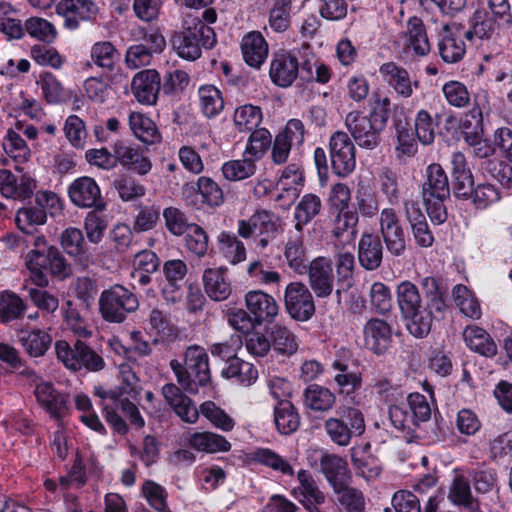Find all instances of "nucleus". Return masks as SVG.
<instances>
[{"label":"nucleus","mask_w":512,"mask_h":512,"mask_svg":"<svg viewBox=\"0 0 512 512\" xmlns=\"http://www.w3.org/2000/svg\"><path fill=\"white\" fill-rule=\"evenodd\" d=\"M396 299L403 318L408 321L409 332L417 338L428 335L432 320L429 312L424 310L418 287L408 280L400 282L396 288Z\"/></svg>","instance_id":"39448f33"},{"label":"nucleus","mask_w":512,"mask_h":512,"mask_svg":"<svg viewBox=\"0 0 512 512\" xmlns=\"http://www.w3.org/2000/svg\"><path fill=\"white\" fill-rule=\"evenodd\" d=\"M114 156L116 167L120 165L139 176L147 175L152 169L151 159L144 154L143 150L127 141L114 142Z\"/></svg>","instance_id":"dca6fc26"},{"label":"nucleus","mask_w":512,"mask_h":512,"mask_svg":"<svg viewBox=\"0 0 512 512\" xmlns=\"http://www.w3.org/2000/svg\"><path fill=\"white\" fill-rule=\"evenodd\" d=\"M233 121L239 132H250L261 123L262 111L259 107L251 104L240 106L234 112Z\"/></svg>","instance_id":"338daca9"},{"label":"nucleus","mask_w":512,"mask_h":512,"mask_svg":"<svg viewBox=\"0 0 512 512\" xmlns=\"http://www.w3.org/2000/svg\"><path fill=\"white\" fill-rule=\"evenodd\" d=\"M95 395L100 399L110 400L111 404L115 405L130 420L132 425L138 428L144 426V419L140 415L137 406L124 396V392L121 389L105 390L102 387H96Z\"/></svg>","instance_id":"72a5a7b5"},{"label":"nucleus","mask_w":512,"mask_h":512,"mask_svg":"<svg viewBox=\"0 0 512 512\" xmlns=\"http://www.w3.org/2000/svg\"><path fill=\"white\" fill-rule=\"evenodd\" d=\"M56 11L68 29H76L81 21L91 20L97 13L94 2H58Z\"/></svg>","instance_id":"2f4dec72"},{"label":"nucleus","mask_w":512,"mask_h":512,"mask_svg":"<svg viewBox=\"0 0 512 512\" xmlns=\"http://www.w3.org/2000/svg\"><path fill=\"white\" fill-rule=\"evenodd\" d=\"M59 244L63 251L82 268L86 269L95 264L96 258L87 247L81 229L76 227L65 228L60 233Z\"/></svg>","instance_id":"4468645a"},{"label":"nucleus","mask_w":512,"mask_h":512,"mask_svg":"<svg viewBox=\"0 0 512 512\" xmlns=\"http://www.w3.org/2000/svg\"><path fill=\"white\" fill-rule=\"evenodd\" d=\"M299 486L293 488L292 495L307 512H322L320 506L325 503L326 495L317 485L314 477L307 470L297 473Z\"/></svg>","instance_id":"f3484780"},{"label":"nucleus","mask_w":512,"mask_h":512,"mask_svg":"<svg viewBox=\"0 0 512 512\" xmlns=\"http://www.w3.org/2000/svg\"><path fill=\"white\" fill-rule=\"evenodd\" d=\"M304 406L314 412L326 413L336 404V395L327 387L310 384L303 393Z\"/></svg>","instance_id":"4c0bfd02"},{"label":"nucleus","mask_w":512,"mask_h":512,"mask_svg":"<svg viewBox=\"0 0 512 512\" xmlns=\"http://www.w3.org/2000/svg\"><path fill=\"white\" fill-rule=\"evenodd\" d=\"M302 56V47L274 53L269 69L272 83L281 88L291 86L298 76L301 77Z\"/></svg>","instance_id":"0eeeda50"},{"label":"nucleus","mask_w":512,"mask_h":512,"mask_svg":"<svg viewBox=\"0 0 512 512\" xmlns=\"http://www.w3.org/2000/svg\"><path fill=\"white\" fill-rule=\"evenodd\" d=\"M284 301L287 312L297 321H307L315 313L313 296L301 282H291L286 286Z\"/></svg>","instance_id":"f8f14e48"},{"label":"nucleus","mask_w":512,"mask_h":512,"mask_svg":"<svg viewBox=\"0 0 512 512\" xmlns=\"http://www.w3.org/2000/svg\"><path fill=\"white\" fill-rule=\"evenodd\" d=\"M420 286L425 299L424 310L429 312L430 320L434 317L443 316L447 310L446 293L447 289L441 279L426 276L420 280Z\"/></svg>","instance_id":"4be33fe9"},{"label":"nucleus","mask_w":512,"mask_h":512,"mask_svg":"<svg viewBox=\"0 0 512 512\" xmlns=\"http://www.w3.org/2000/svg\"><path fill=\"white\" fill-rule=\"evenodd\" d=\"M376 181L382 195L390 205L400 200V179L398 173L390 167H382L377 172Z\"/></svg>","instance_id":"4d7b16f0"},{"label":"nucleus","mask_w":512,"mask_h":512,"mask_svg":"<svg viewBox=\"0 0 512 512\" xmlns=\"http://www.w3.org/2000/svg\"><path fill=\"white\" fill-rule=\"evenodd\" d=\"M331 166L335 174L347 177L356 167L355 146L348 134L336 131L329 141Z\"/></svg>","instance_id":"9d476101"},{"label":"nucleus","mask_w":512,"mask_h":512,"mask_svg":"<svg viewBox=\"0 0 512 512\" xmlns=\"http://www.w3.org/2000/svg\"><path fill=\"white\" fill-rule=\"evenodd\" d=\"M203 284L206 294L215 301L226 300L231 294V283L226 269L209 268L203 273Z\"/></svg>","instance_id":"c9c22d12"},{"label":"nucleus","mask_w":512,"mask_h":512,"mask_svg":"<svg viewBox=\"0 0 512 512\" xmlns=\"http://www.w3.org/2000/svg\"><path fill=\"white\" fill-rule=\"evenodd\" d=\"M15 222L21 231L32 235L36 226L44 225L47 222V212L37 204L23 207L17 211Z\"/></svg>","instance_id":"052dcab7"},{"label":"nucleus","mask_w":512,"mask_h":512,"mask_svg":"<svg viewBox=\"0 0 512 512\" xmlns=\"http://www.w3.org/2000/svg\"><path fill=\"white\" fill-rule=\"evenodd\" d=\"M439 54L446 63H457L466 53V45L460 31L445 30L438 43Z\"/></svg>","instance_id":"37998d69"},{"label":"nucleus","mask_w":512,"mask_h":512,"mask_svg":"<svg viewBox=\"0 0 512 512\" xmlns=\"http://www.w3.org/2000/svg\"><path fill=\"white\" fill-rule=\"evenodd\" d=\"M379 232L387 251L395 257L404 255L407 247L405 232L396 210L386 207L379 216Z\"/></svg>","instance_id":"6e6552de"},{"label":"nucleus","mask_w":512,"mask_h":512,"mask_svg":"<svg viewBox=\"0 0 512 512\" xmlns=\"http://www.w3.org/2000/svg\"><path fill=\"white\" fill-rule=\"evenodd\" d=\"M270 338L271 348L279 355L289 357L298 350L295 335L285 326L274 325L270 331Z\"/></svg>","instance_id":"6e6d98bb"},{"label":"nucleus","mask_w":512,"mask_h":512,"mask_svg":"<svg viewBox=\"0 0 512 512\" xmlns=\"http://www.w3.org/2000/svg\"><path fill=\"white\" fill-rule=\"evenodd\" d=\"M405 216L410 224L415 243L422 248L431 247L434 243V236L421 210L413 203H406Z\"/></svg>","instance_id":"473e14b6"},{"label":"nucleus","mask_w":512,"mask_h":512,"mask_svg":"<svg viewBox=\"0 0 512 512\" xmlns=\"http://www.w3.org/2000/svg\"><path fill=\"white\" fill-rule=\"evenodd\" d=\"M27 305L24 300L14 292L0 293V322L9 323L23 318Z\"/></svg>","instance_id":"bf43d9fd"},{"label":"nucleus","mask_w":512,"mask_h":512,"mask_svg":"<svg viewBox=\"0 0 512 512\" xmlns=\"http://www.w3.org/2000/svg\"><path fill=\"white\" fill-rule=\"evenodd\" d=\"M187 270L186 263L180 259L164 262L162 272L165 279L159 286L166 302L175 304L181 301Z\"/></svg>","instance_id":"2eb2a0df"},{"label":"nucleus","mask_w":512,"mask_h":512,"mask_svg":"<svg viewBox=\"0 0 512 512\" xmlns=\"http://www.w3.org/2000/svg\"><path fill=\"white\" fill-rule=\"evenodd\" d=\"M189 444L193 449L206 453L227 452L231 449L230 442L224 436L208 431L193 433Z\"/></svg>","instance_id":"8fccbe9b"},{"label":"nucleus","mask_w":512,"mask_h":512,"mask_svg":"<svg viewBox=\"0 0 512 512\" xmlns=\"http://www.w3.org/2000/svg\"><path fill=\"white\" fill-rule=\"evenodd\" d=\"M383 247L379 236L362 234L358 243V261L365 270L374 271L381 266Z\"/></svg>","instance_id":"7c9ffc66"},{"label":"nucleus","mask_w":512,"mask_h":512,"mask_svg":"<svg viewBox=\"0 0 512 512\" xmlns=\"http://www.w3.org/2000/svg\"><path fill=\"white\" fill-rule=\"evenodd\" d=\"M18 339L26 353L31 357L43 356L52 342L51 336L41 329L21 330L18 333Z\"/></svg>","instance_id":"09e8293b"},{"label":"nucleus","mask_w":512,"mask_h":512,"mask_svg":"<svg viewBox=\"0 0 512 512\" xmlns=\"http://www.w3.org/2000/svg\"><path fill=\"white\" fill-rule=\"evenodd\" d=\"M222 375L233 378L244 386H250L257 380L258 371L253 364L238 358L230 360V364L222 370Z\"/></svg>","instance_id":"680f3d73"},{"label":"nucleus","mask_w":512,"mask_h":512,"mask_svg":"<svg viewBox=\"0 0 512 512\" xmlns=\"http://www.w3.org/2000/svg\"><path fill=\"white\" fill-rule=\"evenodd\" d=\"M162 395L175 414L186 423H196L201 413L215 428L223 432H230L235 427V420L213 401L203 402L198 409L193 400L174 383L165 384Z\"/></svg>","instance_id":"f03ea898"},{"label":"nucleus","mask_w":512,"mask_h":512,"mask_svg":"<svg viewBox=\"0 0 512 512\" xmlns=\"http://www.w3.org/2000/svg\"><path fill=\"white\" fill-rule=\"evenodd\" d=\"M199 106L207 118L218 116L224 109L222 92L214 85H201L198 88Z\"/></svg>","instance_id":"603ef678"},{"label":"nucleus","mask_w":512,"mask_h":512,"mask_svg":"<svg viewBox=\"0 0 512 512\" xmlns=\"http://www.w3.org/2000/svg\"><path fill=\"white\" fill-rule=\"evenodd\" d=\"M332 213V236L337 240L354 241L358 235L359 216L353 210Z\"/></svg>","instance_id":"e433bc0d"},{"label":"nucleus","mask_w":512,"mask_h":512,"mask_svg":"<svg viewBox=\"0 0 512 512\" xmlns=\"http://www.w3.org/2000/svg\"><path fill=\"white\" fill-rule=\"evenodd\" d=\"M347 418L349 423L336 417H330L324 422L326 434L339 446H347L353 434L360 435L365 430L364 417L360 410L349 408Z\"/></svg>","instance_id":"9b49d317"},{"label":"nucleus","mask_w":512,"mask_h":512,"mask_svg":"<svg viewBox=\"0 0 512 512\" xmlns=\"http://www.w3.org/2000/svg\"><path fill=\"white\" fill-rule=\"evenodd\" d=\"M257 160L243 153L242 159L229 160L222 165L221 171L224 178L228 181H242L250 178L256 173Z\"/></svg>","instance_id":"3c124183"},{"label":"nucleus","mask_w":512,"mask_h":512,"mask_svg":"<svg viewBox=\"0 0 512 512\" xmlns=\"http://www.w3.org/2000/svg\"><path fill=\"white\" fill-rule=\"evenodd\" d=\"M128 123L132 134L146 145H153L161 142L162 135L155 122L146 114L131 112Z\"/></svg>","instance_id":"f704fd0d"},{"label":"nucleus","mask_w":512,"mask_h":512,"mask_svg":"<svg viewBox=\"0 0 512 512\" xmlns=\"http://www.w3.org/2000/svg\"><path fill=\"white\" fill-rule=\"evenodd\" d=\"M496 29L495 20L489 16L484 10H476L474 12L471 28L465 32V37L472 40L474 37L478 39H490Z\"/></svg>","instance_id":"0e129e2a"},{"label":"nucleus","mask_w":512,"mask_h":512,"mask_svg":"<svg viewBox=\"0 0 512 512\" xmlns=\"http://www.w3.org/2000/svg\"><path fill=\"white\" fill-rule=\"evenodd\" d=\"M406 45L418 56H425L430 52L431 46L425 26L421 19L417 17L408 20Z\"/></svg>","instance_id":"de8ad7c7"},{"label":"nucleus","mask_w":512,"mask_h":512,"mask_svg":"<svg viewBox=\"0 0 512 512\" xmlns=\"http://www.w3.org/2000/svg\"><path fill=\"white\" fill-rule=\"evenodd\" d=\"M379 72L383 80L401 97H410L413 86L418 87L417 81L412 83L408 71L394 62L382 64Z\"/></svg>","instance_id":"c85d7f7f"},{"label":"nucleus","mask_w":512,"mask_h":512,"mask_svg":"<svg viewBox=\"0 0 512 512\" xmlns=\"http://www.w3.org/2000/svg\"><path fill=\"white\" fill-rule=\"evenodd\" d=\"M319 471L324 474L332 488H337L347 477V462L339 455L327 453Z\"/></svg>","instance_id":"13d9d810"},{"label":"nucleus","mask_w":512,"mask_h":512,"mask_svg":"<svg viewBox=\"0 0 512 512\" xmlns=\"http://www.w3.org/2000/svg\"><path fill=\"white\" fill-rule=\"evenodd\" d=\"M138 306L136 295L122 285L104 290L99 298L100 313L104 320L111 323L123 322Z\"/></svg>","instance_id":"423d86ee"},{"label":"nucleus","mask_w":512,"mask_h":512,"mask_svg":"<svg viewBox=\"0 0 512 512\" xmlns=\"http://www.w3.org/2000/svg\"><path fill=\"white\" fill-rule=\"evenodd\" d=\"M36 189V181L28 175L17 178L11 171L0 170V192L8 199L26 200Z\"/></svg>","instance_id":"393cba45"},{"label":"nucleus","mask_w":512,"mask_h":512,"mask_svg":"<svg viewBox=\"0 0 512 512\" xmlns=\"http://www.w3.org/2000/svg\"><path fill=\"white\" fill-rule=\"evenodd\" d=\"M302 50L301 79L307 82L316 81L321 84L327 83L331 78L328 66L323 63H318L309 44L303 43Z\"/></svg>","instance_id":"79ce46f5"},{"label":"nucleus","mask_w":512,"mask_h":512,"mask_svg":"<svg viewBox=\"0 0 512 512\" xmlns=\"http://www.w3.org/2000/svg\"><path fill=\"white\" fill-rule=\"evenodd\" d=\"M345 126L359 147L374 150L379 146L384 128L367 115L359 111L349 112L345 117Z\"/></svg>","instance_id":"1a4fd4ad"},{"label":"nucleus","mask_w":512,"mask_h":512,"mask_svg":"<svg viewBox=\"0 0 512 512\" xmlns=\"http://www.w3.org/2000/svg\"><path fill=\"white\" fill-rule=\"evenodd\" d=\"M220 254L232 265L246 260V247L238 237L230 232L222 231L217 236Z\"/></svg>","instance_id":"49530a36"},{"label":"nucleus","mask_w":512,"mask_h":512,"mask_svg":"<svg viewBox=\"0 0 512 512\" xmlns=\"http://www.w3.org/2000/svg\"><path fill=\"white\" fill-rule=\"evenodd\" d=\"M422 195L423 200H430L432 197L439 200L449 198L448 176L440 164L432 163L426 168V181L423 184Z\"/></svg>","instance_id":"cd10ccee"},{"label":"nucleus","mask_w":512,"mask_h":512,"mask_svg":"<svg viewBox=\"0 0 512 512\" xmlns=\"http://www.w3.org/2000/svg\"><path fill=\"white\" fill-rule=\"evenodd\" d=\"M2 147L6 155L14 162L17 171H22L21 166L31 159V150L26 141L12 128L7 130Z\"/></svg>","instance_id":"ea45409f"},{"label":"nucleus","mask_w":512,"mask_h":512,"mask_svg":"<svg viewBox=\"0 0 512 512\" xmlns=\"http://www.w3.org/2000/svg\"><path fill=\"white\" fill-rule=\"evenodd\" d=\"M31 244L33 248L27 252L24 260L30 279L36 286H48L47 273L60 280L70 277L71 265L56 246L48 244L44 235L34 236Z\"/></svg>","instance_id":"f257e3e1"},{"label":"nucleus","mask_w":512,"mask_h":512,"mask_svg":"<svg viewBox=\"0 0 512 512\" xmlns=\"http://www.w3.org/2000/svg\"><path fill=\"white\" fill-rule=\"evenodd\" d=\"M463 339L470 350L482 356L494 357L497 354V345L493 338L479 326H467L463 331Z\"/></svg>","instance_id":"58836bf2"},{"label":"nucleus","mask_w":512,"mask_h":512,"mask_svg":"<svg viewBox=\"0 0 512 512\" xmlns=\"http://www.w3.org/2000/svg\"><path fill=\"white\" fill-rule=\"evenodd\" d=\"M159 265L160 260L155 252L142 250L134 257L131 277L140 286H146L151 282V274L158 271Z\"/></svg>","instance_id":"a19ab883"},{"label":"nucleus","mask_w":512,"mask_h":512,"mask_svg":"<svg viewBox=\"0 0 512 512\" xmlns=\"http://www.w3.org/2000/svg\"><path fill=\"white\" fill-rule=\"evenodd\" d=\"M354 212L357 216L364 219H373L377 215L380 216V197L376 191L369 186H360L355 192L354 196Z\"/></svg>","instance_id":"c03bdc74"},{"label":"nucleus","mask_w":512,"mask_h":512,"mask_svg":"<svg viewBox=\"0 0 512 512\" xmlns=\"http://www.w3.org/2000/svg\"><path fill=\"white\" fill-rule=\"evenodd\" d=\"M279 228L278 218L267 210L256 211L247 220L241 219L237 223V234L248 239L254 236L276 234Z\"/></svg>","instance_id":"412c9836"},{"label":"nucleus","mask_w":512,"mask_h":512,"mask_svg":"<svg viewBox=\"0 0 512 512\" xmlns=\"http://www.w3.org/2000/svg\"><path fill=\"white\" fill-rule=\"evenodd\" d=\"M488 104V95L482 91L475 96V106L466 114L461 122L462 134L465 142L472 146L483 139L482 113Z\"/></svg>","instance_id":"b1692460"},{"label":"nucleus","mask_w":512,"mask_h":512,"mask_svg":"<svg viewBox=\"0 0 512 512\" xmlns=\"http://www.w3.org/2000/svg\"><path fill=\"white\" fill-rule=\"evenodd\" d=\"M170 42L180 58L195 61L201 57L202 49H212L216 45L217 38L214 29L199 17H189L184 21L182 29L172 35Z\"/></svg>","instance_id":"7ed1b4c3"},{"label":"nucleus","mask_w":512,"mask_h":512,"mask_svg":"<svg viewBox=\"0 0 512 512\" xmlns=\"http://www.w3.org/2000/svg\"><path fill=\"white\" fill-rule=\"evenodd\" d=\"M274 422L281 434L289 435L299 427L300 418L291 402L281 400L274 408Z\"/></svg>","instance_id":"864d4df0"},{"label":"nucleus","mask_w":512,"mask_h":512,"mask_svg":"<svg viewBox=\"0 0 512 512\" xmlns=\"http://www.w3.org/2000/svg\"><path fill=\"white\" fill-rule=\"evenodd\" d=\"M453 300L460 312L471 319L478 320L482 316V310L478 299L475 295L462 284L453 287Z\"/></svg>","instance_id":"5fc2aeb1"},{"label":"nucleus","mask_w":512,"mask_h":512,"mask_svg":"<svg viewBox=\"0 0 512 512\" xmlns=\"http://www.w3.org/2000/svg\"><path fill=\"white\" fill-rule=\"evenodd\" d=\"M352 464L356 475L367 481L376 479L381 473L378 459L364 450L353 451Z\"/></svg>","instance_id":"e2e57ef3"},{"label":"nucleus","mask_w":512,"mask_h":512,"mask_svg":"<svg viewBox=\"0 0 512 512\" xmlns=\"http://www.w3.org/2000/svg\"><path fill=\"white\" fill-rule=\"evenodd\" d=\"M321 209L322 200L318 195L313 193L304 194L294 209V219L296 221L294 229L303 231V227L319 215Z\"/></svg>","instance_id":"a18cd8bd"},{"label":"nucleus","mask_w":512,"mask_h":512,"mask_svg":"<svg viewBox=\"0 0 512 512\" xmlns=\"http://www.w3.org/2000/svg\"><path fill=\"white\" fill-rule=\"evenodd\" d=\"M131 89L139 103L154 105L161 90L159 73L153 69L138 72L132 79Z\"/></svg>","instance_id":"5701e85b"},{"label":"nucleus","mask_w":512,"mask_h":512,"mask_svg":"<svg viewBox=\"0 0 512 512\" xmlns=\"http://www.w3.org/2000/svg\"><path fill=\"white\" fill-rule=\"evenodd\" d=\"M37 84L40 86L42 94L49 104H58L65 100L64 88L54 74L50 72L42 73Z\"/></svg>","instance_id":"774afa93"},{"label":"nucleus","mask_w":512,"mask_h":512,"mask_svg":"<svg viewBox=\"0 0 512 512\" xmlns=\"http://www.w3.org/2000/svg\"><path fill=\"white\" fill-rule=\"evenodd\" d=\"M484 177L499 182L505 189L512 190V167L498 159H487L481 164Z\"/></svg>","instance_id":"69168bd1"},{"label":"nucleus","mask_w":512,"mask_h":512,"mask_svg":"<svg viewBox=\"0 0 512 512\" xmlns=\"http://www.w3.org/2000/svg\"><path fill=\"white\" fill-rule=\"evenodd\" d=\"M309 284L315 295L325 298L331 295L334 288V273L330 259L315 258L307 267Z\"/></svg>","instance_id":"a211bd4d"},{"label":"nucleus","mask_w":512,"mask_h":512,"mask_svg":"<svg viewBox=\"0 0 512 512\" xmlns=\"http://www.w3.org/2000/svg\"><path fill=\"white\" fill-rule=\"evenodd\" d=\"M364 343L367 349L377 355L383 354L389 348L392 333L390 325L381 319L372 318L364 326Z\"/></svg>","instance_id":"a878e982"},{"label":"nucleus","mask_w":512,"mask_h":512,"mask_svg":"<svg viewBox=\"0 0 512 512\" xmlns=\"http://www.w3.org/2000/svg\"><path fill=\"white\" fill-rule=\"evenodd\" d=\"M70 201L79 208L102 210L105 203L101 190L94 178L82 176L75 179L68 187Z\"/></svg>","instance_id":"ddd939ff"},{"label":"nucleus","mask_w":512,"mask_h":512,"mask_svg":"<svg viewBox=\"0 0 512 512\" xmlns=\"http://www.w3.org/2000/svg\"><path fill=\"white\" fill-rule=\"evenodd\" d=\"M241 52L247 65L260 69L268 56L269 49L262 34L258 31H252L242 38Z\"/></svg>","instance_id":"c756f323"},{"label":"nucleus","mask_w":512,"mask_h":512,"mask_svg":"<svg viewBox=\"0 0 512 512\" xmlns=\"http://www.w3.org/2000/svg\"><path fill=\"white\" fill-rule=\"evenodd\" d=\"M245 304L256 325L272 323L279 313V306L273 296L252 290L245 295Z\"/></svg>","instance_id":"aec40b11"},{"label":"nucleus","mask_w":512,"mask_h":512,"mask_svg":"<svg viewBox=\"0 0 512 512\" xmlns=\"http://www.w3.org/2000/svg\"><path fill=\"white\" fill-rule=\"evenodd\" d=\"M284 258L289 268L297 274L301 275L307 272L308 257L302 230L294 229L289 233L284 246Z\"/></svg>","instance_id":"bb28decb"},{"label":"nucleus","mask_w":512,"mask_h":512,"mask_svg":"<svg viewBox=\"0 0 512 512\" xmlns=\"http://www.w3.org/2000/svg\"><path fill=\"white\" fill-rule=\"evenodd\" d=\"M34 394L38 404L50 415L60 421L68 412V396L59 392L51 382H40Z\"/></svg>","instance_id":"6ab92c4d"},{"label":"nucleus","mask_w":512,"mask_h":512,"mask_svg":"<svg viewBox=\"0 0 512 512\" xmlns=\"http://www.w3.org/2000/svg\"><path fill=\"white\" fill-rule=\"evenodd\" d=\"M170 367L178 384L188 393L196 394L200 387L210 383L209 356L199 345L189 346L184 353L183 361L173 359L170 361Z\"/></svg>","instance_id":"20e7f679"}]
</instances>
